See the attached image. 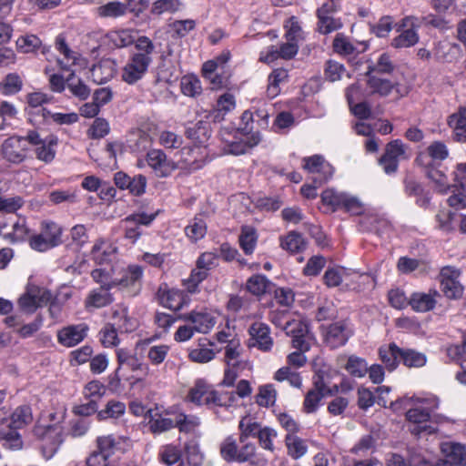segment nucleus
<instances>
[{"label": "nucleus", "instance_id": "680f3d73", "mask_svg": "<svg viewBox=\"0 0 466 466\" xmlns=\"http://www.w3.org/2000/svg\"><path fill=\"white\" fill-rule=\"evenodd\" d=\"M235 107L234 96L228 93L222 95L217 103V110L215 111L214 118L222 119L223 116L231 111Z\"/></svg>", "mask_w": 466, "mask_h": 466}, {"label": "nucleus", "instance_id": "e2e57ef3", "mask_svg": "<svg viewBox=\"0 0 466 466\" xmlns=\"http://www.w3.org/2000/svg\"><path fill=\"white\" fill-rule=\"evenodd\" d=\"M178 0H157L153 3L151 13L160 15L163 13H174L179 8Z\"/></svg>", "mask_w": 466, "mask_h": 466}, {"label": "nucleus", "instance_id": "a211bd4d", "mask_svg": "<svg viewBox=\"0 0 466 466\" xmlns=\"http://www.w3.org/2000/svg\"><path fill=\"white\" fill-rule=\"evenodd\" d=\"M440 294L435 289H430L428 293L413 292L410 297V306L416 312H428L432 310L436 304V298Z\"/></svg>", "mask_w": 466, "mask_h": 466}, {"label": "nucleus", "instance_id": "6e6552de", "mask_svg": "<svg viewBox=\"0 0 466 466\" xmlns=\"http://www.w3.org/2000/svg\"><path fill=\"white\" fill-rule=\"evenodd\" d=\"M405 146L400 139L388 143L384 154L379 159L380 165L386 174H393L397 171L400 159H406Z\"/></svg>", "mask_w": 466, "mask_h": 466}, {"label": "nucleus", "instance_id": "cd10ccee", "mask_svg": "<svg viewBox=\"0 0 466 466\" xmlns=\"http://www.w3.org/2000/svg\"><path fill=\"white\" fill-rule=\"evenodd\" d=\"M17 429L10 428L8 430L0 431V444L11 451H20L24 446V442Z\"/></svg>", "mask_w": 466, "mask_h": 466}, {"label": "nucleus", "instance_id": "bf43d9fd", "mask_svg": "<svg viewBox=\"0 0 466 466\" xmlns=\"http://www.w3.org/2000/svg\"><path fill=\"white\" fill-rule=\"evenodd\" d=\"M319 18L318 30L320 34L328 35L339 29L342 23L332 15H317Z\"/></svg>", "mask_w": 466, "mask_h": 466}, {"label": "nucleus", "instance_id": "a878e982", "mask_svg": "<svg viewBox=\"0 0 466 466\" xmlns=\"http://www.w3.org/2000/svg\"><path fill=\"white\" fill-rule=\"evenodd\" d=\"M400 351L401 348L393 342L379 350L380 358L389 371L394 370L400 362Z\"/></svg>", "mask_w": 466, "mask_h": 466}, {"label": "nucleus", "instance_id": "13d9d810", "mask_svg": "<svg viewBox=\"0 0 466 466\" xmlns=\"http://www.w3.org/2000/svg\"><path fill=\"white\" fill-rule=\"evenodd\" d=\"M25 205V200L20 196L5 198L0 196V213L13 214Z\"/></svg>", "mask_w": 466, "mask_h": 466}, {"label": "nucleus", "instance_id": "f257e3e1", "mask_svg": "<svg viewBox=\"0 0 466 466\" xmlns=\"http://www.w3.org/2000/svg\"><path fill=\"white\" fill-rule=\"evenodd\" d=\"M287 335L292 337V346L299 351L290 353L288 356V363L290 366L300 368L305 365L307 358L304 352L308 351L310 344L308 340L309 326L301 320H289L284 325Z\"/></svg>", "mask_w": 466, "mask_h": 466}, {"label": "nucleus", "instance_id": "864d4df0", "mask_svg": "<svg viewBox=\"0 0 466 466\" xmlns=\"http://www.w3.org/2000/svg\"><path fill=\"white\" fill-rule=\"evenodd\" d=\"M345 193L335 191L334 189H326L321 194V201L325 206L330 208L332 211L341 208Z\"/></svg>", "mask_w": 466, "mask_h": 466}, {"label": "nucleus", "instance_id": "37998d69", "mask_svg": "<svg viewBox=\"0 0 466 466\" xmlns=\"http://www.w3.org/2000/svg\"><path fill=\"white\" fill-rule=\"evenodd\" d=\"M57 144V138L55 136H48L47 141L35 147L37 159L46 163L51 162L56 156V150L53 148Z\"/></svg>", "mask_w": 466, "mask_h": 466}, {"label": "nucleus", "instance_id": "dca6fc26", "mask_svg": "<svg viewBox=\"0 0 466 466\" xmlns=\"http://www.w3.org/2000/svg\"><path fill=\"white\" fill-rule=\"evenodd\" d=\"M113 284H103L91 290L85 300L86 309L91 310L110 305L114 301L113 295L109 292Z\"/></svg>", "mask_w": 466, "mask_h": 466}, {"label": "nucleus", "instance_id": "5fc2aeb1", "mask_svg": "<svg viewBox=\"0 0 466 466\" xmlns=\"http://www.w3.org/2000/svg\"><path fill=\"white\" fill-rule=\"evenodd\" d=\"M186 235L192 239L193 241H197L204 238L207 233V224L201 218L196 217L193 219V222L186 227L185 228Z\"/></svg>", "mask_w": 466, "mask_h": 466}, {"label": "nucleus", "instance_id": "5701e85b", "mask_svg": "<svg viewBox=\"0 0 466 466\" xmlns=\"http://www.w3.org/2000/svg\"><path fill=\"white\" fill-rule=\"evenodd\" d=\"M20 142V136H14L5 140L3 144L5 158L13 163H21L24 161L25 155L24 149H19Z\"/></svg>", "mask_w": 466, "mask_h": 466}, {"label": "nucleus", "instance_id": "4c0bfd02", "mask_svg": "<svg viewBox=\"0 0 466 466\" xmlns=\"http://www.w3.org/2000/svg\"><path fill=\"white\" fill-rule=\"evenodd\" d=\"M143 275V269L140 266L132 265L127 268L124 275L120 279H115L112 281L113 287L122 286L129 287L139 282Z\"/></svg>", "mask_w": 466, "mask_h": 466}, {"label": "nucleus", "instance_id": "1a4fd4ad", "mask_svg": "<svg viewBox=\"0 0 466 466\" xmlns=\"http://www.w3.org/2000/svg\"><path fill=\"white\" fill-rule=\"evenodd\" d=\"M352 330L347 320H339L329 325L324 333V341L330 349H337L347 343Z\"/></svg>", "mask_w": 466, "mask_h": 466}, {"label": "nucleus", "instance_id": "a19ab883", "mask_svg": "<svg viewBox=\"0 0 466 466\" xmlns=\"http://www.w3.org/2000/svg\"><path fill=\"white\" fill-rule=\"evenodd\" d=\"M28 234L29 229L25 224V218H18V220L14 223L12 231L3 233V237L11 243H16L24 241L27 238Z\"/></svg>", "mask_w": 466, "mask_h": 466}, {"label": "nucleus", "instance_id": "4d7b16f0", "mask_svg": "<svg viewBox=\"0 0 466 466\" xmlns=\"http://www.w3.org/2000/svg\"><path fill=\"white\" fill-rule=\"evenodd\" d=\"M216 353L213 350L205 347V344L199 343L195 349L189 351L188 357L190 360L198 363H206L215 358Z\"/></svg>", "mask_w": 466, "mask_h": 466}, {"label": "nucleus", "instance_id": "de8ad7c7", "mask_svg": "<svg viewBox=\"0 0 466 466\" xmlns=\"http://www.w3.org/2000/svg\"><path fill=\"white\" fill-rule=\"evenodd\" d=\"M238 447L232 436L227 437L220 444V455L227 462H238Z\"/></svg>", "mask_w": 466, "mask_h": 466}, {"label": "nucleus", "instance_id": "c756f323", "mask_svg": "<svg viewBox=\"0 0 466 466\" xmlns=\"http://www.w3.org/2000/svg\"><path fill=\"white\" fill-rule=\"evenodd\" d=\"M272 287V283L263 275H253L246 283V289L248 292L255 296H262L267 292H269Z\"/></svg>", "mask_w": 466, "mask_h": 466}, {"label": "nucleus", "instance_id": "3c124183", "mask_svg": "<svg viewBox=\"0 0 466 466\" xmlns=\"http://www.w3.org/2000/svg\"><path fill=\"white\" fill-rule=\"evenodd\" d=\"M277 392L271 384L260 386L256 396V402L261 407L273 406L276 401Z\"/></svg>", "mask_w": 466, "mask_h": 466}, {"label": "nucleus", "instance_id": "b1692460", "mask_svg": "<svg viewBox=\"0 0 466 466\" xmlns=\"http://www.w3.org/2000/svg\"><path fill=\"white\" fill-rule=\"evenodd\" d=\"M115 64L111 60H105L93 66L90 70L93 81L98 85L108 82L115 75Z\"/></svg>", "mask_w": 466, "mask_h": 466}, {"label": "nucleus", "instance_id": "2eb2a0df", "mask_svg": "<svg viewBox=\"0 0 466 466\" xmlns=\"http://www.w3.org/2000/svg\"><path fill=\"white\" fill-rule=\"evenodd\" d=\"M304 162V168L309 173L319 174V177L315 178V181L319 180V184L328 181L333 175L334 169L332 166L319 155L306 157Z\"/></svg>", "mask_w": 466, "mask_h": 466}, {"label": "nucleus", "instance_id": "393cba45", "mask_svg": "<svg viewBox=\"0 0 466 466\" xmlns=\"http://www.w3.org/2000/svg\"><path fill=\"white\" fill-rule=\"evenodd\" d=\"M115 252L116 248H113L112 245L105 239L100 238L93 246L91 257L96 263L102 265L111 261Z\"/></svg>", "mask_w": 466, "mask_h": 466}, {"label": "nucleus", "instance_id": "e433bc0d", "mask_svg": "<svg viewBox=\"0 0 466 466\" xmlns=\"http://www.w3.org/2000/svg\"><path fill=\"white\" fill-rule=\"evenodd\" d=\"M122 438H116L114 435L99 436L96 440V450L98 452L106 455L109 459L117 450L119 441Z\"/></svg>", "mask_w": 466, "mask_h": 466}, {"label": "nucleus", "instance_id": "09e8293b", "mask_svg": "<svg viewBox=\"0 0 466 466\" xmlns=\"http://www.w3.org/2000/svg\"><path fill=\"white\" fill-rule=\"evenodd\" d=\"M186 135L190 139L204 143L209 137V125L208 122L198 121L194 127L187 128Z\"/></svg>", "mask_w": 466, "mask_h": 466}, {"label": "nucleus", "instance_id": "f8f14e48", "mask_svg": "<svg viewBox=\"0 0 466 466\" xmlns=\"http://www.w3.org/2000/svg\"><path fill=\"white\" fill-rule=\"evenodd\" d=\"M250 339L248 347H257L262 351H268L273 346L269 327L262 322H254L248 329Z\"/></svg>", "mask_w": 466, "mask_h": 466}, {"label": "nucleus", "instance_id": "0e129e2a", "mask_svg": "<svg viewBox=\"0 0 466 466\" xmlns=\"http://www.w3.org/2000/svg\"><path fill=\"white\" fill-rule=\"evenodd\" d=\"M242 447L238 449V462H249L252 465H258V462L254 460L257 448L252 442H244Z\"/></svg>", "mask_w": 466, "mask_h": 466}, {"label": "nucleus", "instance_id": "4468645a", "mask_svg": "<svg viewBox=\"0 0 466 466\" xmlns=\"http://www.w3.org/2000/svg\"><path fill=\"white\" fill-rule=\"evenodd\" d=\"M156 218V215H147L146 213L136 214L127 217L125 219V237L129 239L131 243H135L142 232L140 230V226L149 225Z\"/></svg>", "mask_w": 466, "mask_h": 466}, {"label": "nucleus", "instance_id": "f3484780", "mask_svg": "<svg viewBox=\"0 0 466 466\" xmlns=\"http://www.w3.org/2000/svg\"><path fill=\"white\" fill-rule=\"evenodd\" d=\"M174 412L168 410L164 413H153L151 410H147L145 414L146 418H148V427L152 433L160 434L176 428L175 416L167 417L172 415Z\"/></svg>", "mask_w": 466, "mask_h": 466}, {"label": "nucleus", "instance_id": "412c9836", "mask_svg": "<svg viewBox=\"0 0 466 466\" xmlns=\"http://www.w3.org/2000/svg\"><path fill=\"white\" fill-rule=\"evenodd\" d=\"M407 420L413 423L414 426L410 430L413 434H420L422 431H428L429 427L426 423L431 419V412L428 409L413 408L406 412Z\"/></svg>", "mask_w": 466, "mask_h": 466}, {"label": "nucleus", "instance_id": "7ed1b4c3", "mask_svg": "<svg viewBox=\"0 0 466 466\" xmlns=\"http://www.w3.org/2000/svg\"><path fill=\"white\" fill-rule=\"evenodd\" d=\"M33 432L42 441L41 451L44 457L46 459L52 458L63 442V427L59 423L36 424Z\"/></svg>", "mask_w": 466, "mask_h": 466}, {"label": "nucleus", "instance_id": "423d86ee", "mask_svg": "<svg viewBox=\"0 0 466 466\" xmlns=\"http://www.w3.org/2000/svg\"><path fill=\"white\" fill-rule=\"evenodd\" d=\"M62 228L55 222H45L41 233L31 237L30 247L43 252L58 246L61 241Z\"/></svg>", "mask_w": 466, "mask_h": 466}, {"label": "nucleus", "instance_id": "8fccbe9b", "mask_svg": "<svg viewBox=\"0 0 466 466\" xmlns=\"http://www.w3.org/2000/svg\"><path fill=\"white\" fill-rule=\"evenodd\" d=\"M394 70V65L388 54L383 53L380 56L376 65L369 66L366 76L375 74H390Z\"/></svg>", "mask_w": 466, "mask_h": 466}, {"label": "nucleus", "instance_id": "052dcab7", "mask_svg": "<svg viewBox=\"0 0 466 466\" xmlns=\"http://www.w3.org/2000/svg\"><path fill=\"white\" fill-rule=\"evenodd\" d=\"M182 93L188 96H196L202 91L200 80L194 76H184L181 80Z\"/></svg>", "mask_w": 466, "mask_h": 466}, {"label": "nucleus", "instance_id": "69168bd1", "mask_svg": "<svg viewBox=\"0 0 466 466\" xmlns=\"http://www.w3.org/2000/svg\"><path fill=\"white\" fill-rule=\"evenodd\" d=\"M17 48L23 53L35 51L41 46V40L35 35L21 36L16 41Z\"/></svg>", "mask_w": 466, "mask_h": 466}, {"label": "nucleus", "instance_id": "aec40b11", "mask_svg": "<svg viewBox=\"0 0 466 466\" xmlns=\"http://www.w3.org/2000/svg\"><path fill=\"white\" fill-rule=\"evenodd\" d=\"M182 319L190 322L197 332L208 333L216 324L215 318L207 312H191L182 316Z\"/></svg>", "mask_w": 466, "mask_h": 466}, {"label": "nucleus", "instance_id": "79ce46f5", "mask_svg": "<svg viewBox=\"0 0 466 466\" xmlns=\"http://www.w3.org/2000/svg\"><path fill=\"white\" fill-rule=\"evenodd\" d=\"M344 369L353 377L362 378L368 373V363L362 358L355 355L349 357Z\"/></svg>", "mask_w": 466, "mask_h": 466}, {"label": "nucleus", "instance_id": "338daca9", "mask_svg": "<svg viewBox=\"0 0 466 466\" xmlns=\"http://www.w3.org/2000/svg\"><path fill=\"white\" fill-rule=\"evenodd\" d=\"M394 20L390 15L382 16L379 22L370 25V31L378 37H385L393 28Z\"/></svg>", "mask_w": 466, "mask_h": 466}, {"label": "nucleus", "instance_id": "bb28decb", "mask_svg": "<svg viewBox=\"0 0 466 466\" xmlns=\"http://www.w3.org/2000/svg\"><path fill=\"white\" fill-rule=\"evenodd\" d=\"M441 451L453 463L466 466V448L464 445L456 442H444L441 444Z\"/></svg>", "mask_w": 466, "mask_h": 466}, {"label": "nucleus", "instance_id": "0eeeda50", "mask_svg": "<svg viewBox=\"0 0 466 466\" xmlns=\"http://www.w3.org/2000/svg\"><path fill=\"white\" fill-rule=\"evenodd\" d=\"M152 57H147L144 55L131 54L127 62L122 69V80L128 85H134L141 80L147 74Z\"/></svg>", "mask_w": 466, "mask_h": 466}, {"label": "nucleus", "instance_id": "c85d7f7f", "mask_svg": "<svg viewBox=\"0 0 466 466\" xmlns=\"http://www.w3.org/2000/svg\"><path fill=\"white\" fill-rule=\"evenodd\" d=\"M157 296L164 307L174 311L181 309L184 305V295L179 290L170 289L164 291L162 294L158 290Z\"/></svg>", "mask_w": 466, "mask_h": 466}, {"label": "nucleus", "instance_id": "39448f33", "mask_svg": "<svg viewBox=\"0 0 466 466\" xmlns=\"http://www.w3.org/2000/svg\"><path fill=\"white\" fill-rule=\"evenodd\" d=\"M187 398L196 405H216L219 407L227 405L222 401V395L213 390L212 386L202 379L196 380Z\"/></svg>", "mask_w": 466, "mask_h": 466}, {"label": "nucleus", "instance_id": "4be33fe9", "mask_svg": "<svg viewBox=\"0 0 466 466\" xmlns=\"http://www.w3.org/2000/svg\"><path fill=\"white\" fill-rule=\"evenodd\" d=\"M427 157L423 154H420L416 157V162L425 167V174L428 178L433 181L439 187L440 191H443L448 187V180L446 176L437 168L433 167L431 161H426Z\"/></svg>", "mask_w": 466, "mask_h": 466}, {"label": "nucleus", "instance_id": "6ab92c4d", "mask_svg": "<svg viewBox=\"0 0 466 466\" xmlns=\"http://www.w3.org/2000/svg\"><path fill=\"white\" fill-rule=\"evenodd\" d=\"M366 76L368 77L367 86L372 95H378L381 97H385L388 96L393 90H396L397 93H400L398 88L399 83L397 82H391L390 80L382 78L377 75H370Z\"/></svg>", "mask_w": 466, "mask_h": 466}, {"label": "nucleus", "instance_id": "20e7f679", "mask_svg": "<svg viewBox=\"0 0 466 466\" xmlns=\"http://www.w3.org/2000/svg\"><path fill=\"white\" fill-rule=\"evenodd\" d=\"M51 299L50 290L35 285H27L17 303L22 312L33 314L38 308L47 305Z\"/></svg>", "mask_w": 466, "mask_h": 466}, {"label": "nucleus", "instance_id": "2f4dec72", "mask_svg": "<svg viewBox=\"0 0 466 466\" xmlns=\"http://www.w3.org/2000/svg\"><path fill=\"white\" fill-rule=\"evenodd\" d=\"M262 426L251 418L243 417L238 424L239 442L244 443L249 437L257 438Z\"/></svg>", "mask_w": 466, "mask_h": 466}, {"label": "nucleus", "instance_id": "9b49d317", "mask_svg": "<svg viewBox=\"0 0 466 466\" xmlns=\"http://www.w3.org/2000/svg\"><path fill=\"white\" fill-rule=\"evenodd\" d=\"M147 161L160 177H168L177 168V165L172 159H168L161 149H152L147 154Z\"/></svg>", "mask_w": 466, "mask_h": 466}, {"label": "nucleus", "instance_id": "7c9ffc66", "mask_svg": "<svg viewBox=\"0 0 466 466\" xmlns=\"http://www.w3.org/2000/svg\"><path fill=\"white\" fill-rule=\"evenodd\" d=\"M258 240L256 229L251 226H242L238 238L240 248L246 255L253 253Z\"/></svg>", "mask_w": 466, "mask_h": 466}, {"label": "nucleus", "instance_id": "ea45409f", "mask_svg": "<svg viewBox=\"0 0 466 466\" xmlns=\"http://www.w3.org/2000/svg\"><path fill=\"white\" fill-rule=\"evenodd\" d=\"M172 416H175L176 428L181 432H193L200 423L197 416L186 415L182 412H174Z\"/></svg>", "mask_w": 466, "mask_h": 466}, {"label": "nucleus", "instance_id": "a18cd8bd", "mask_svg": "<svg viewBox=\"0 0 466 466\" xmlns=\"http://www.w3.org/2000/svg\"><path fill=\"white\" fill-rule=\"evenodd\" d=\"M419 35L413 28L403 30L398 36L392 39L391 46L395 48L410 47L416 45Z\"/></svg>", "mask_w": 466, "mask_h": 466}, {"label": "nucleus", "instance_id": "49530a36", "mask_svg": "<svg viewBox=\"0 0 466 466\" xmlns=\"http://www.w3.org/2000/svg\"><path fill=\"white\" fill-rule=\"evenodd\" d=\"M426 161H443L449 157L447 146L441 141H434L427 147Z\"/></svg>", "mask_w": 466, "mask_h": 466}, {"label": "nucleus", "instance_id": "72a5a7b5", "mask_svg": "<svg viewBox=\"0 0 466 466\" xmlns=\"http://www.w3.org/2000/svg\"><path fill=\"white\" fill-rule=\"evenodd\" d=\"M400 362L408 368H421L426 364L427 357L412 349H401Z\"/></svg>", "mask_w": 466, "mask_h": 466}, {"label": "nucleus", "instance_id": "774afa93", "mask_svg": "<svg viewBox=\"0 0 466 466\" xmlns=\"http://www.w3.org/2000/svg\"><path fill=\"white\" fill-rule=\"evenodd\" d=\"M277 437V431L270 427H262L258 435V442L261 448L264 450L273 451L274 444L273 440Z\"/></svg>", "mask_w": 466, "mask_h": 466}, {"label": "nucleus", "instance_id": "f704fd0d", "mask_svg": "<svg viewBox=\"0 0 466 466\" xmlns=\"http://www.w3.org/2000/svg\"><path fill=\"white\" fill-rule=\"evenodd\" d=\"M66 82L70 92L80 100H86L89 96L90 88L74 72L66 77Z\"/></svg>", "mask_w": 466, "mask_h": 466}, {"label": "nucleus", "instance_id": "f03ea898", "mask_svg": "<svg viewBox=\"0 0 466 466\" xmlns=\"http://www.w3.org/2000/svg\"><path fill=\"white\" fill-rule=\"evenodd\" d=\"M113 323L106 324L100 331V341L105 347H114L119 342L117 330L131 332L135 322L127 317L126 309H115L112 313Z\"/></svg>", "mask_w": 466, "mask_h": 466}, {"label": "nucleus", "instance_id": "c9c22d12", "mask_svg": "<svg viewBox=\"0 0 466 466\" xmlns=\"http://www.w3.org/2000/svg\"><path fill=\"white\" fill-rule=\"evenodd\" d=\"M33 421L32 409L28 405L17 407L11 415L10 426L21 429Z\"/></svg>", "mask_w": 466, "mask_h": 466}, {"label": "nucleus", "instance_id": "c03bdc74", "mask_svg": "<svg viewBox=\"0 0 466 466\" xmlns=\"http://www.w3.org/2000/svg\"><path fill=\"white\" fill-rule=\"evenodd\" d=\"M127 13V5L120 2H109L96 8L100 17H119Z\"/></svg>", "mask_w": 466, "mask_h": 466}, {"label": "nucleus", "instance_id": "603ef678", "mask_svg": "<svg viewBox=\"0 0 466 466\" xmlns=\"http://www.w3.org/2000/svg\"><path fill=\"white\" fill-rule=\"evenodd\" d=\"M274 379L278 381L288 380L291 386L296 388H300L302 384L299 373L293 370L289 366L278 370Z\"/></svg>", "mask_w": 466, "mask_h": 466}, {"label": "nucleus", "instance_id": "6e6d98bb", "mask_svg": "<svg viewBox=\"0 0 466 466\" xmlns=\"http://www.w3.org/2000/svg\"><path fill=\"white\" fill-rule=\"evenodd\" d=\"M126 406L123 402L111 400L106 404V409L97 412V419L103 420L107 418H118L124 414Z\"/></svg>", "mask_w": 466, "mask_h": 466}, {"label": "nucleus", "instance_id": "ddd939ff", "mask_svg": "<svg viewBox=\"0 0 466 466\" xmlns=\"http://www.w3.org/2000/svg\"><path fill=\"white\" fill-rule=\"evenodd\" d=\"M457 275V271L450 267H445L441 270V291L448 299H457L462 296L463 287L456 279Z\"/></svg>", "mask_w": 466, "mask_h": 466}, {"label": "nucleus", "instance_id": "9d476101", "mask_svg": "<svg viewBox=\"0 0 466 466\" xmlns=\"http://www.w3.org/2000/svg\"><path fill=\"white\" fill-rule=\"evenodd\" d=\"M88 330V325L84 322L76 325H68L57 331V341L65 347H74L85 339Z\"/></svg>", "mask_w": 466, "mask_h": 466}, {"label": "nucleus", "instance_id": "473e14b6", "mask_svg": "<svg viewBox=\"0 0 466 466\" xmlns=\"http://www.w3.org/2000/svg\"><path fill=\"white\" fill-rule=\"evenodd\" d=\"M280 246L290 253H299L306 248V242L301 234L291 231L286 237L281 238Z\"/></svg>", "mask_w": 466, "mask_h": 466}, {"label": "nucleus", "instance_id": "58836bf2", "mask_svg": "<svg viewBox=\"0 0 466 466\" xmlns=\"http://www.w3.org/2000/svg\"><path fill=\"white\" fill-rule=\"evenodd\" d=\"M285 442L288 448V453L293 459H299L307 452L308 447L305 441L295 434H287Z\"/></svg>", "mask_w": 466, "mask_h": 466}]
</instances>
